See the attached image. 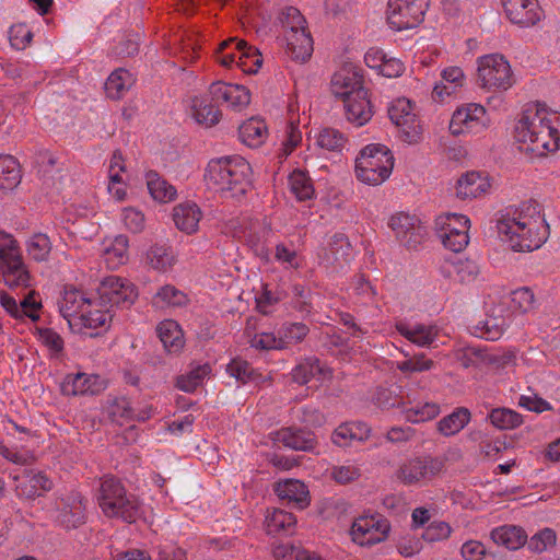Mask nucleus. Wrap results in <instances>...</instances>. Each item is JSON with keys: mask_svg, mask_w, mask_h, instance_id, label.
<instances>
[{"mask_svg": "<svg viewBox=\"0 0 560 560\" xmlns=\"http://www.w3.org/2000/svg\"><path fill=\"white\" fill-rule=\"evenodd\" d=\"M0 281L10 288L30 285V273L16 241L0 231Z\"/></svg>", "mask_w": 560, "mask_h": 560, "instance_id": "nucleus-6", "label": "nucleus"}, {"mask_svg": "<svg viewBox=\"0 0 560 560\" xmlns=\"http://www.w3.org/2000/svg\"><path fill=\"white\" fill-rule=\"evenodd\" d=\"M187 303V296L184 292L179 291L173 285L162 287L154 296V304L163 307L167 306H183Z\"/></svg>", "mask_w": 560, "mask_h": 560, "instance_id": "nucleus-47", "label": "nucleus"}, {"mask_svg": "<svg viewBox=\"0 0 560 560\" xmlns=\"http://www.w3.org/2000/svg\"><path fill=\"white\" fill-rule=\"evenodd\" d=\"M487 419L499 430H513L523 423L521 413L505 407L493 408Z\"/></svg>", "mask_w": 560, "mask_h": 560, "instance_id": "nucleus-40", "label": "nucleus"}, {"mask_svg": "<svg viewBox=\"0 0 560 560\" xmlns=\"http://www.w3.org/2000/svg\"><path fill=\"white\" fill-rule=\"evenodd\" d=\"M433 364V361L425 359L424 354H419L398 363V369L401 372H422L431 370Z\"/></svg>", "mask_w": 560, "mask_h": 560, "instance_id": "nucleus-62", "label": "nucleus"}, {"mask_svg": "<svg viewBox=\"0 0 560 560\" xmlns=\"http://www.w3.org/2000/svg\"><path fill=\"white\" fill-rule=\"evenodd\" d=\"M288 16L295 21L292 31L285 32L287 52L293 60L304 62L313 51L312 37L306 32L305 20L298 9L288 8Z\"/></svg>", "mask_w": 560, "mask_h": 560, "instance_id": "nucleus-11", "label": "nucleus"}, {"mask_svg": "<svg viewBox=\"0 0 560 560\" xmlns=\"http://www.w3.org/2000/svg\"><path fill=\"white\" fill-rule=\"evenodd\" d=\"M109 317L110 316L108 315V312L95 310L82 312L79 319L84 327L96 329L98 327L105 326Z\"/></svg>", "mask_w": 560, "mask_h": 560, "instance_id": "nucleus-60", "label": "nucleus"}, {"mask_svg": "<svg viewBox=\"0 0 560 560\" xmlns=\"http://www.w3.org/2000/svg\"><path fill=\"white\" fill-rule=\"evenodd\" d=\"M11 45L16 49H24L33 38V33L25 24H15L9 31Z\"/></svg>", "mask_w": 560, "mask_h": 560, "instance_id": "nucleus-54", "label": "nucleus"}, {"mask_svg": "<svg viewBox=\"0 0 560 560\" xmlns=\"http://www.w3.org/2000/svg\"><path fill=\"white\" fill-rule=\"evenodd\" d=\"M98 504L107 517L120 518L129 524L141 516L138 499L127 493L121 482L114 477H106L101 482Z\"/></svg>", "mask_w": 560, "mask_h": 560, "instance_id": "nucleus-4", "label": "nucleus"}, {"mask_svg": "<svg viewBox=\"0 0 560 560\" xmlns=\"http://www.w3.org/2000/svg\"><path fill=\"white\" fill-rule=\"evenodd\" d=\"M21 170L15 158L0 155V189L12 190L21 182Z\"/></svg>", "mask_w": 560, "mask_h": 560, "instance_id": "nucleus-39", "label": "nucleus"}, {"mask_svg": "<svg viewBox=\"0 0 560 560\" xmlns=\"http://www.w3.org/2000/svg\"><path fill=\"white\" fill-rule=\"evenodd\" d=\"M388 116L400 130V138L407 143H417L422 133L420 121L413 112V104L405 97L395 100L389 108Z\"/></svg>", "mask_w": 560, "mask_h": 560, "instance_id": "nucleus-10", "label": "nucleus"}, {"mask_svg": "<svg viewBox=\"0 0 560 560\" xmlns=\"http://www.w3.org/2000/svg\"><path fill=\"white\" fill-rule=\"evenodd\" d=\"M98 294L104 303L122 307L133 304L138 295L132 283L115 276L107 277L101 282Z\"/></svg>", "mask_w": 560, "mask_h": 560, "instance_id": "nucleus-13", "label": "nucleus"}, {"mask_svg": "<svg viewBox=\"0 0 560 560\" xmlns=\"http://www.w3.org/2000/svg\"><path fill=\"white\" fill-rule=\"evenodd\" d=\"M454 269L460 282H470L479 273L477 264L469 259L459 260L454 265Z\"/></svg>", "mask_w": 560, "mask_h": 560, "instance_id": "nucleus-64", "label": "nucleus"}, {"mask_svg": "<svg viewBox=\"0 0 560 560\" xmlns=\"http://www.w3.org/2000/svg\"><path fill=\"white\" fill-rule=\"evenodd\" d=\"M105 261L109 268H116L128 259V238L125 235L115 237L110 246L104 250Z\"/></svg>", "mask_w": 560, "mask_h": 560, "instance_id": "nucleus-43", "label": "nucleus"}, {"mask_svg": "<svg viewBox=\"0 0 560 560\" xmlns=\"http://www.w3.org/2000/svg\"><path fill=\"white\" fill-rule=\"evenodd\" d=\"M210 93L208 95L195 96L191 98L190 113L197 124L207 128L217 125L221 118V112L217 108Z\"/></svg>", "mask_w": 560, "mask_h": 560, "instance_id": "nucleus-22", "label": "nucleus"}, {"mask_svg": "<svg viewBox=\"0 0 560 560\" xmlns=\"http://www.w3.org/2000/svg\"><path fill=\"white\" fill-rule=\"evenodd\" d=\"M35 292H30L20 303V319L23 317H28L32 322H36L39 319L38 310L42 307L40 302H37L34 299Z\"/></svg>", "mask_w": 560, "mask_h": 560, "instance_id": "nucleus-61", "label": "nucleus"}, {"mask_svg": "<svg viewBox=\"0 0 560 560\" xmlns=\"http://www.w3.org/2000/svg\"><path fill=\"white\" fill-rule=\"evenodd\" d=\"M12 479L18 482L15 491L19 497L34 499L42 495L43 492L51 489L52 482L42 472H34L25 469L23 476L13 475Z\"/></svg>", "mask_w": 560, "mask_h": 560, "instance_id": "nucleus-19", "label": "nucleus"}, {"mask_svg": "<svg viewBox=\"0 0 560 560\" xmlns=\"http://www.w3.org/2000/svg\"><path fill=\"white\" fill-rule=\"evenodd\" d=\"M394 167V156L383 144H369L361 150L355 161L357 177L369 185H380L385 182Z\"/></svg>", "mask_w": 560, "mask_h": 560, "instance_id": "nucleus-5", "label": "nucleus"}, {"mask_svg": "<svg viewBox=\"0 0 560 560\" xmlns=\"http://www.w3.org/2000/svg\"><path fill=\"white\" fill-rule=\"evenodd\" d=\"M343 135L331 128L323 129L317 138V143L320 148L327 149L329 151L340 150L345 144Z\"/></svg>", "mask_w": 560, "mask_h": 560, "instance_id": "nucleus-52", "label": "nucleus"}, {"mask_svg": "<svg viewBox=\"0 0 560 560\" xmlns=\"http://www.w3.org/2000/svg\"><path fill=\"white\" fill-rule=\"evenodd\" d=\"M158 336L163 343L164 349L170 353L178 352L184 346L183 334L174 320L162 322L158 328Z\"/></svg>", "mask_w": 560, "mask_h": 560, "instance_id": "nucleus-35", "label": "nucleus"}, {"mask_svg": "<svg viewBox=\"0 0 560 560\" xmlns=\"http://www.w3.org/2000/svg\"><path fill=\"white\" fill-rule=\"evenodd\" d=\"M444 468L439 457H415L401 464L396 471L397 479L406 486L423 485L436 477Z\"/></svg>", "mask_w": 560, "mask_h": 560, "instance_id": "nucleus-8", "label": "nucleus"}, {"mask_svg": "<svg viewBox=\"0 0 560 560\" xmlns=\"http://www.w3.org/2000/svg\"><path fill=\"white\" fill-rule=\"evenodd\" d=\"M350 255V244L345 234L338 233L331 237L329 246L325 248L323 262L326 267H342L348 261Z\"/></svg>", "mask_w": 560, "mask_h": 560, "instance_id": "nucleus-30", "label": "nucleus"}, {"mask_svg": "<svg viewBox=\"0 0 560 560\" xmlns=\"http://www.w3.org/2000/svg\"><path fill=\"white\" fill-rule=\"evenodd\" d=\"M85 504L80 494L68 498V502L62 508L59 520L67 528H77L85 523Z\"/></svg>", "mask_w": 560, "mask_h": 560, "instance_id": "nucleus-32", "label": "nucleus"}, {"mask_svg": "<svg viewBox=\"0 0 560 560\" xmlns=\"http://www.w3.org/2000/svg\"><path fill=\"white\" fill-rule=\"evenodd\" d=\"M252 167L242 156H226L209 162L207 186L225 198H237L250 186Z\"/></svg>", "mask_w": 560, "mask_h": 560, "instance_id": "nucleus-3", "label": "nucleus"}, {"mask_svg": "<svg viewBox=\"0 0 560 560\" xmlns=\"http://www.w3.org/2000/svg\"><path fill=\"white\" fill-rule=\"evenodd\" d=\"M238 135L242 142L248 147L256 148L265 141L267 126L261 119L250 118L240 126Z\"/></svg>", "mask_w": 560, "mask_h": 560, "instance_id": "nucleus-38", "label": "nucleus"}, {"mask_svg": "<svg viewBox=\"0 0 560 560\" xmlns=\"http://www.w3.org/2000/svg\"><path fill=\"white\" fill-rule=\"evenodd\" d=\"M296 525V517L284 510L273 509L268 511L265 518L266 532L269 535L287 534L291 535Z\"/></svg>", "mask_w": 560, "mask_h": 560, "instance_id": "nucleus-31", "label": "nucleus"}, {"mask_svg": "<svg viewBox=\"0 0 560 560\" xmlns=\"http://www.w3.org/2000/svg\"><path fill=\"white\" fill-rule=\"evenodd\" d=\"M273 435L275 441L295 451L314 452L317 445L315 434L301 428H282L275 432Z\"/></svg>", "mask_w": 560, "mask_h": 560, "instance_id": "nucleus-18", "label": "nucleus"}, {"mask_svg": "<svg viewBox=\"0 0 560 560\" xmlns=\"http://www.w3.org/2000/svg\"><path fill=\"white\" fill-rule=\"evenodd\" d=\"M290 187L291 191L294 194V196L300 200H308L312 199L314 196V187L312 185L311 178L306 175V173L298 170L294 171L290 177Z\"/></svg>", "mask_w": 560, "mask_h": 560, "instance_id": "nucleus-44", "label": "nucleus"}, {"mask_svg": "<svg viewBox=\"0 0 560 560\" xmlns=\"http://www.w3.org/2000/svg\"><path fill=\"white\" fill-rule=\"evenodd\" d=\"M363 86L361 69L353 65H345L331 79V92L341 98L357 94Z\"/></svg>", "mask_w": 560, "mask_h": 560, "instance_id": "nucleus-17", "label": "nucleus"}, {"mask_svg": "<svg viewBox=\"0 0 560 560\" xmlns=\"http://www.w3.org/2000/svg\"><path fill=\"white\" fill-rule=\"evenodd\" d=\"M234 50L238 52L237 66L245 73H256L262 65V58L257 48L249 46L247 42L237 40Z\"/></svg>", "mask_w": 560, "mask_h": 560, "instance_id": "nucleus-36", "label": "nucleus"}, {"mask_svg": "<svg viewBox=\"0 0 560 560\" xmlns=\"http://www.w3.org/2000/svg\"><path fill=\"white\" fill-rule=\"evenodd\" d=\"M490 184L486 176L479 172H467L463 174L456 185V196L459 199L478 198L485 195Z\"/></svg>", "mask_w": 560, "mask_h": 560, "instance_id": "nucleus-23", "label": "nucleus"}, {"mask_svg": "<svg viewBox=\"0 0 560 560\" xmlns=\"http://www.w3.org/2000/svg\"><path fill=\"white\" fill-rule=\"evenodd\" d=\"M452 532L451 526L442 521L432 522L423 532L422 538L425 541L434 542L444 540L450 537Z\"/></svg>", "mask_w": 560, "mask_h": 560, "instance_id": "nucleus-56", "label": "nucleus"}, {"mask_svg": "<svg viewBox=\"0 0 560 560\" xmlns=\"http://www.w3.org/2000/svg\"><path fill=\"white\" fill-rule=\"evenodd\" d=\"M440 413V407L433 402H427L417 409L407 411V419L411 422H424L435 418Z\"/></svg>", "mask_w": 560, "mask_h": 560, "instance_id": "nucleus-59", "label": "nucleus"}, {"mask_svg": "<svg viewBox=\"0 0 560 560\" xmlns=\"http://www.w3.org/2000/svg\"><path fill=\"white\" fill-rule=\"evenodd\" d=\"M429 0H389L387 22L392 28L402 31L422 22Z\"/></svg>", "mask_w": 560, "mask_h": 560, "instance_id": "nucleus-9", "label": "nucleus"}, {"mask_svg": "<svg viewBox=\"0 0 560 560\" xmlns=\"http://www.w3.org/2000/svg\"><path fill=\"white\" fill-rule=\"evenodd\" d=\"M497 229L514 252H533L541 247L549 236L542 207L529 199L508 209L497 221Z\"/></svg>", "mask_w": 560, "mask_h": 560, "instance_id": "nucleus-1", "label": "nucleus"}, {"mask_svg": "<svg viewBox=\"0 0 560 560\" xmlns=\"http://www.w3.org/2000/svg\"><path fill=\"white\" fill-rule=\"evenodd\" d=\"M209 371L210 368L208 365L198 366L188 374L178 376L176 385L180 390L187 393L194 392Z\"/></svg>", "mask_w": 560, "mask_h": 560, "instance_id": "nucleus-50", "label": "nucleus"}, {"mask_svg": "<svg viewBox=\"0 0 560 560\" xmlns=\"http://www.w3.org/2000/svg\"><path fill=\"white\" fill-rule=\"evenodd\" d=\"M390 525L380 514L362 515L351 527L352 540L361 546H371L386 539Z\"/></svg>", "mask_w": 560, "mask_h": 560, "instance_id": "nucleus-12", "label": "nucleus"}, {"mask_svg": "<svg viewBox=\"0 0 560 560\" xmlns=\"http://www.w3.org/2000/svg\"><path fill=\"white\" fill-rule=\"evenodd\" d=\"M310 332L308 327L303 323H289L282 325L279 329L280 340L283 341L284 349L290 345L300 343Z\"/></svg>", "mask_w": 560, "mask_h": 560, "instance_id": "nucleus-46", "label": "nucleus"}, {"mask_svg": "<svg viewBox=\"0 0 560 560\" xmlns=\"http://www.w3.org/2000/svg\"><path fill=\"white\" fill-rule=\"evenodd\" d=\"M348 121L361 127L373 116L372 104L366 90H359L357 94L342 98Z\"/></svg>", "mask_w": 560, "mask_h": 560, "instance_id": "nucleus-20", "label": "nucleus"}, {"mask_svg": "<svg viewBox=\"0 0 560 560\" xmlns=\"http://www.w3.org/2000/svg\"><path fill=\"white\" fill-rule=\"evenodd\" d=\"M275 492L281 500L296 504L304 509L310 504V492L307 487L298 479L279 481L275 486Z\"/></svg>", "mask_w": 560, "mask_h": 560, "instance_id": "nucleus-24", "label": "nucleus"}, {"mask_svg": "<svg viewBox=\"0 0 560 560\" xmlns=\"http://www.w3.org/2000/svg\"><path fill=\"white\" fill-rule=\"evenodd\" d=\"M201 217V210L195 202L179 203L173 209L175 225L187 234L197 232Z\"/></svg>", "mask_w": 560, "mask_h": 560, "instance_id": "nucleus-25", "label": "nucleus"}, {"mask_svg": "<svg viewBox=\"0 0 560 560\" xmlns=\"http://www.w3.org/2000/svg\"><path fill=\"white\" fill-rule=\"evenodd\" d=\"M486 126V109L479 104H468L455 110L450 122L453 135L478 131Z\"/></svg>", "mask_w": 560, "mask_h": 560, "instance_id": "nucleus-15", "label": "nucleus"}, {"mask_svg": "<svg viewBox=\"0 0 560 560\" xmlns=\"http://www.w3.org/2000/svg\"><path fill=\"white\" fill-rule=\"evenodd\" d=\"M360 475V468L354 465L335 466L331 471L334 480L343 485L357 480Z\"/></svg>", "mask_w": 560, "mask_h": 560, "instance_id": "nucleus-63", "label": "nucleus"}, {"mask_svg": "<svg viewBox=\"0 0 560 560\" xmlns=\"http://www.w3.org/2000/svg\"><path fill=\"white\" fill-rule=\"evenodd\" d=\"M51 250V243L46 234L38 233L31 237L27 245L28 255L36 261H44Z\"/></svg>", "mask_w": 560, "mask_h": 560, "instance_id": "nucleus-48", "label": "nucleus"}, {"mask_svg": "<svg viewBox=\"0 0 560 560\" xmlns=\"http://www.w3.org/2000/svg\"><path fill=\"white\" fill-rule=\"evenodd\" d=\"M448 218L460 225V231L455 233L438 232L443 245L454 253L462 252L469 242L468 230L470 221L464 214L450 213Z\"/></svg>", "mask_w": 560, "mask_h": 560, "instance_id": "nucleus-26", "label": "nucleus"}, {"mask_svg": "<svg viewBox=\"0 0 560 560\" xmlns=\"http://www.w3.org/2000/svg\"><path fill=\"white\" fill-rule=\"evenodd\" d=\"M556 544V534L552 529L545 528L534 535L528 541V548L534 552H542L549 546Z\"/></svg>", "mask_w": 560, "mask_h": 560, "instance_id": "nucleus-57", "label": "nucleus"}, {"mask_svg": "<svg viewBox=\"0 0 560 560\" xmlns=\"http://www.w3.org/2000/svg\"><path fill=\"white\" fill-rule=\"evenodd\" d=\"M460 551L466 560H494V556L488 552L480 541H467L462 546Z\"/></svg>", "mask_w": 560, "mask_h": 560, "instance_id": "nucleus-53", "label": "nucleus"}, {"mask_svg": "<svg viewBox=\"0 0 560 560\" xmlns=\"http://www.w3.org/2000/svg\"><path fill=\"white\" fill-rule=\"evenodd\" d=\"M503 330L504 319L493 316H488L474 327V334L487 340H498L503 334Z\"/></svg>", "mask_w": 560, "mask_h": 560, "instance_id": "nucleus-45", "label": "nucleus"}, {"mask_svg": "<svg viewBox=\"0 0 560 560\" xmlns=\"http://www.w3.org/2000/svg\"><path fill=\"white\" fill-rule=\"evenodd\" d=\"M209 92L215 104H228L236 112L245 108L250 102L248 89L238 84L214 82L210 85Z\"/></svg>", "mask_w": 560, "mask_h": 560, "instance_id": "nucleus-16", "label": "nucleus"}, {"mask_svg": "<svg viewBox=\"0 0 560 560\" xmlns=\"http://www.w3.org/2000/svg\"><path fill=\"white\" fill-rule=\"evenodd\" d=\"M121 219L126 229L132 233H140L144 229V214L136 208H125Z\"/></svg>", "mask_w": 560, "mask_h": 560, "instance_id": "nucleus-58", "label": "nucleus"}, {"mask_svg": "<svg viewBox=\"0 0 560 560\" xmlns=\"http://www.w3.org/2000/svg\"><path fill=\"white\" fill-rule=\"evenodd\" d=\"M91 301L85 294L75 288L66 287L61 300L59 301V311L63 318L71 325L70 318L82 314L84 307L90 305Z\"/></svg>", "mask_w": 560, "mask_h": 560, "instance_id": "nucleus-28", "label": "nucleus"}, {"mask_svg": "<svg viewBox=\"0 0 560 560\" xmlns=\"http://www.w3.org/2000/svg\"><path fill=\"white\" fill-rule=\"evenodd\" d=\"M389 226L398 238L400 236L405 237L407 232L415 231L417 226H422V223L416 215L400 212L390 218Z\"/></svg>", "mask_w": 560, "mask_h": 560, "instance_id": "nucleus-49", "label": "nucleus"}, {"mask_svg": "<svg viewBox=\"0 0 560 560\" xmlns=\"http://www.w3.org/2000/svg\"><path fill=\"white\" fill-rule=\"evenodd\" d=\"M132 83L131 74L125 69H117L105 82V91L108 97L119 100Z\"/></svg>", "mask_w": 560, "mask_h": 560, "instance_id": "nucleus-41", "label": "nucleus"}, {"mask_svg": "<svg viewBox=\"0 0 560 560\" xmlns=\"http://www.w3.org/2000/svg\"><path fill=\"white\" fill-rule=\"evenodd\" d=\"M147 186L152 198L160 202H170L176 197V188L163 179L155 171L145 175Z\"/></svg>", "mask_w": 560, "mask_h": 560, "instance_id": "nucleus-37", "label": "nucleus"}, {"mask_svg": "<svg viewBox=\"0 0 560 560\" xmlns=\"http://www.w3.org/2000/svg\"><path fill=\"white\" fill-rule=\"evenodd\" d=\"M520 150L534 156H546L560 147V114L537 104L524 110L515 126Z\"/></svg>", "mask_w": 560, "mask_h": 560, "instance_id": "nucleus-2", "label": "nucleus"}, {"mask_svg": "<svg viewBox=\"0 0 560 560\" xmlns=\"http://www.w3.org/2000/svg\"><path fill=\"white\" fill-rule=\"evenodd\" d=\"M494 544L503 546L510 550H517L527 540L525 530L515 525H504L492 529L490 534Z\"/></svg>", "mask_w": 560, "mask_h": 560, "instance_id": "nucleus-29", "label": "nucleus"}, {"mask_svg": "<svg viewBox=\"0 0 560 560\" xmlns=\"http://www.w3.org/2000/svg\"><path fill=\"white\" fill-rule=\"evenodd\" d=\"M396 329L402 337L420 347L430 346L438 336V328L435 326L422 324L409 327L405 323H398L396 324Z\"/></svg>", "mask_w": 560, "mask_h": 560, "instance_id": "nucleus-33", "label": "nucleus"}, {"mask_svg": "<svg viewBox=\"0 0 560 560\" xmlns=\"http://www.w3.org/2000/svg\"><path fill=\"white\" fill-rule=\"evenodd\" d=\"M508 19L521 27H532L542 18L544 12L537 0H502Z\"/></svg>", "mask_w": 560, "mask_h": 560, "instance_id": "nucleus-14", "label": "nucleus"}, {"mask_svg": "<svg viewBox=\"0 0 560 560\" xmlns=\"http://www.w3.org/2000/svg\"><path fill=\"white\" fill-rule=\"evenodd\" d=\"M327 377H330V371L322 365L317 358L304 359L291 372L292 381L300 385H305L313 378L325 380Z\"/></svg>", "mask_w": 560, "mask_h": 560, "instance_id": "nucleus-27", "label": "nucleus"}, {"mask_svg": "<svg viewBox=\"0 0 560 560\" xmlns=\"http://www.w3.org/2000/svg\"><path fill=\"white\" fill-rule=\"evenodd\" d=\"M252 347L260 350H284L283 341L280 336H275L272 332L257 334L250 340Z\"/></svg>", "mask_w": 560, "mask_h": 560, "instance_id": "nucleus-55", "label": "nucleus"}, {"mask_svg": "<svg viewBox=\"0 0 560 560\" xmlns=\"http://www.w3.org/2000/svg\"><path fill=\"white\" fill-rule=\"evenodd\" d=\"M477 83L486 90L506 91L514 84L509 61L499 54L482 56L478 59Z\"/></svg>", "mask_w": 560, "mask_h": 560, "instance_id": "nucleus-7", "label": "nucleus"}, {"mask_svg": "<svg viewBox=\"0 0 560 560\" xmlns=\"http://www.w3.org/2000/svg\"><path fill=\"white\" fill-rule=\"evenodd\" d=\"M147 259L150 266L159 271H166L176 261V257L170 247L158 244L150 247Z\"/></svg>", "mask_w": 560, "mask_h": 560, "instance_id": "nucleus-42", "label": "nucleus"}, {"mask_svg": "<svg viewBox=\"0 0 560 560\" xmlns=\"http://www.w3.org/2000/svg\"><path fill=\"white\" fill-rule=\"evenodd\" d=\"M471 413L466 407H457L452 413L443 417L438 423V431L451 436L462 431L470 421Z\"/></svg>", "mask_w": 560, "mask_h": 560, "instance_id": "nucleus-34", "label": "nucleus"}, {"mask_svg": "<svg viewBox=\"0 0 560 560\" xmlns=\"http://www.w3.org/2000/svg\"><path fill=\"white\" fill-rule=\"evenodd\" d=\"M510 300V307L516 312L526 313L534 306V294L528 288L513 291Z\"/></svg>", "mask_w": 560, "mask_h": 560, "instance_id": "nucleus-51", "label": "nucleus"}, {"mask_svg": "<svg viewBox=\"0 0 560 560\" xmlns=\"http://www.w3.org/2000/svg\"><path fill=\"white\" fill-rule=\"evenodd\" d=\"M105 388V383L98 375L78 373L68 375L61 384V392L67 396L96 395Z\"/></svg>", "mask_w": 560, "mask_h": 560, "instance_id": "nucleus-21", "label": "nucleus"}]
</instances>
